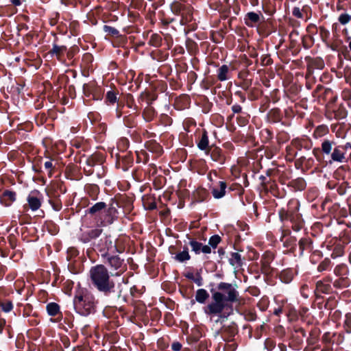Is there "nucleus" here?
Listing matches in <instances>:
<instances>
[{"mask_svg":"<svg viewBox=\"0 0 351 351\" xmlns=\"http://www.w3.org/2000/svg\"><path fill=\"white\" fill-rule=\"evenodd\" d=\"M143 204L145 208L148 210H154L156 208V204L154 202H149L148 201H144Z\"/></svg>","mask_w":351,"mask_h":351,"instance_id":"nucleus-33","label":"nucleus"},{"mask_svg":"<svg viewBox=\"0 0 351 351\" xmlns=\"http://www.w3.org/2000/svg\"><path fill=\"white\" fill-rule=\"evenodd\" d=\"M308 244V241L306 239H301L299 241V246L301 252H302L305 248V246Z\"/></svg>","mask_w":351,"mask_h":351,"instance_id":"nucleus-35","label":"nucleus"},{"mask_svg":"<svg viewBox=\"0 0 351 351\" xmlns=\"http://www.w3.org/2000/svg\"><path fill=\"white\" fill-rule=\"evenodd\" d=\"M87 170H88L89 173H92V171L90 169H89V168H87Z\"/></svg>","mask_w":351,"mask_h":351,"instance_id":"nucleus-50","label":"nucleus"},{"mask_svg":"<svg viewBox=\"0 0 351 351\" xmlns=\"http://www.w3.org/2000/svg\"><path fill=\"white\" fill-rule=\"evenodd\" d=\"M350 18V16L348 14H343L339 17V21L341 24L345 25L349 22Z\"/></svg>","mask_w":351,"mask_h":351,"instance_id":"nucleus-29","label":"nucleus"},{"mask_svg":"<svg viewBox=\"0 0 351 351\" xmlns=\"http://www.w3.org/2000/svg\"><path fill=\"white\" fill-rule=\"evenodd\" d=\"M220 190L217 189H213V195L215 198H221L226 193V183L224 182H219Z\"/></svg>","mask_w":351,"mask_h":351,"instance_id":"nucleus-9","label":"nucleus"},{"mask_svg":"<svg viewBox=\"0 0 351 351\" xmlns=\"http://www.w3.org/2000/svg\"><path fill=\"white\" fill-rule=\"evenodd\" d=\"M263 61L266 62V64H268L269 63V59H268L267 60V58H265V59H263Z\"/></svg>","mask_w":351,"mask_h":351,"instance_id":"nucleus-45","label":"nucleus"},{"mask_svg":"<svg viewBox=\"0 0 351 351\" xmlns=\"http://www.w3.org/2000/svg\"><path fill=\"white\" fill-rule=\"evenodd\" d=\"M246 24H247V25H252V24H250V23L249 22H247V21H246Z\"/></svg>","mask_w":351,"mask_h":351,"instance_id":"nucleus-51","label":"nucleus"},{"mask_svg":"<svg viewBox=\"0 0 351 351\" xmlns=\"http://www.w3.org/2000/svg\"><path fill=\"white\" fill-rule=\"evenodd\" d=\"M263 61L266 62V64H268L269 63V59H268L267 60V58H265V59H263Z\"/></svg>","mask_w":351,"mask_h":351,"instance_id":"nucleus-48","label":"nucleus"},{"mask_svg":"<svg viewBox=\"0 0 351 351\" xmlns=\"http://www.w3.org/2000/svg\"><path fill=\"white\" fill-rule=\"evenodd\" d=\"M349 47H350V49L351 50V42L349 43Z\"/></svg>","mask_w":351,"mask_h":351,"instance_id":"nucleus-52","label":"nucleus"},{"mask_svg":"<svg viewBox=\"0 0 351 351\" xmlns=\"http://www.w3.org/2000/svg\"><path fill=\"white\" fill-rule=\"evenodd\" d=\"M294 242H295V239L287 240L285 242V245L287 247H289V246H291L292 245V243H294Z\"/></svg>","mask_w":351,"mask_h":351,"instance_id":"nucleus-39","label":"nucleus"},{"mask_svg":"<svg viewBox=\"0 0 351 351\" xmlns=\"http://www.w3.org/2000/svg\"><path fill=\"white\" fill-rule=\"evenodd\" d=\"M194 280V282H195V283H197L199 286H200V285H202V278H201V276H199V278H196V279H195V278H194V280Z\"/></svg>","mask_w":351,"mask_h":351,"instance_id":"nucleus-40","label":"nucleus"},{"mask_svg":"<svg viewBox=\"0 0 351 351\" xmlns=\"http://www.w3.org/2000/svg\"><path fill=\"white\" fill-rule=\"evenodd\" d=\"M117 206L118 203L115 201H112L109 205L106 215V221L108 223H112L114 221V219L116 217V214L117 213Z\"/></svg>","mask_w":351,"mask_h":351,"instance_id":"nucleus-6","label":"nucleus"},{"mask_svg":"<svg viewBox=\"0 0 351 351\" xmlns=\"http://www.w3.org/2000/svg\"><path fill=\"white\" fill-rule=\"evenodd\" d=\"M206 195L207 192L204 189H199L195 194V197L197 201L202 202L206 199Z\"/></svg>","mask_w":351,"mask_h":351,"instance_id":"nucleus-19","label":"nucleus"},{"mask_svg":"<svg viewBox=\"0 0 351 351\" xmlns=\"http://www.w3.org/2000/svg\"><path fill=\"white\" fill-rule=\"evenodd\" d=\"M330 285L324 284L322 281H318L316 283V290H315V294L316 296L318 298L319 297V293H327L329 290Z\"/></svg>","mask_w":351,"mask_h":351,"instance_id":"nucleus-11","label":"nucleus"},{"mask_svg":"<svg viewBox=\"0 0 351 351\" xmlns=\"http://www.w3.org/2000/svg\"><path fill=\"white\" fill-rule=\"evenodd\" d=\"M45 167L46 169H51L52 167L51 162L47 161L45 162Z\"/></svg>","mask_w":351,"mask_h":351,"instance_id":"nucleus-41","label":"nucleus"},{"mask_svg":"<svg viewBox=\"0 0 351 351\" xmlns=\"http://www.w3.org/2000/svg\"><path fill=\"white\" fill-rule=\"evenodd\" d=\"M230 264L232 265H238L240 266L241 265V255L237 253L234 252L232 254V257L230 259Z\"/></svg>","mask_w":351,"mask_h":351,"instance_id":"nucleus-18","label":"nucleus"},{"mask_svg":"<svg viewBox=\"0 0 351 351\" xmlns=\"http://www.w3.org/2000/svg\"><path fill=\"white\" fill-rule=\"evenodd\" d=\"M104 29L105 32L111 36H117L119 34V31L117 29L108 25H105L104 27Z\"/></svg>","mask_w":351,"mask_h":351,"instance_id":"nucleus-27","label":"nucleus"},{"mask_svg":"<svg viewBox=\"0 0 351 351\" xmlns=\"http://www.w3.org/2000/svg\"><path fill=\"white\" fill-rule=\"evenodd\" d=\"M108 262L111 267L116 269L119 268L122 265V261L118 256H113L108 258Z\"/></svg>","mask_w":351,"mask_h":351,"instance_id":"nucleus-13","label":"nucleus"},{"mask_svg":"<svg viewBox=\"0 0 351 351\" xmlns=\"http://www.w3.org/2000/svg\"><path fill=\"white\" fill-rule=\"evenodd\" d=\"M333 160L342 162L344 159V154L341 152L339 148H335L331 155Z\"/></svg>","mask_w":351,"mask_h":351,"instance_id":"nucleus-16","label":"nucleus"},{"mask_svg":"<svg viewBox=\"0 0 351 351\" xmlns=\"http://www.w3.org/2000/svg\"><path fill=\"white\" fill-rule=\"evenodd\" d=\"M220 241V237L219 235H214L210 238L208 243L210 245V247L216 248Z\"/></svg>","mask_w":351,"mask_h":351,"instance_id":"nucleus-23","label":"nucleus"},{"mask_svg":"<svg viewBox=\"0 0 351 351\" xmlns=\"http://www.w3.org/2000/svg\"><path fill=\"white\" fill-rule=\"evenodd\" d=\"M59 306L56 303H49L47 306L48 313L51 316L56 315L59 312Z\"/></svg>","mask_w":351,"mask_h":351,"instance_id":"nucleus-15","label":"nucleus"},{"mask_svg":"<svg viewBox=\"0 0 351 351\" xmlns=\"http://www.w3.org/2000/svg\"><path fill=\"white\" fill-rule=\"evenodd\" d=\"M162 38L160 36L156 34H154L152 35L149 43L154 46H159L160 45Z\"/></svg>","mask_w":351,"mask_h":351,"instance_id":"nucleus-21","label":"nucleus"},{"mask_svg":"<svg viewBox=\"0 0 351 351\" xmlns=\"http://www.w3.org/2000/svg\"><path fill=\"white\" fill-rule=\"evenodd\" d=\"M247 19L250 20L251 23H258L260 20L259 15L254 12H249L247 14Z\"/></svg>","mask_w":351,"mask_h":351,"instance_id":"nucleus-25","label":"nucleus"},{"mask_svg":"<svg viewBox=\"0 0 351 351\" xmlns=\"http://www.w3.org/2000/svg\"><path fill=\"white\" fill-rule=\"evenodd\" d=\"M293 14L294 16H297L298 18H302V14L300 12L299 8H294V10L293 11Z\"/></svg>","mask_w":351,"mask_h":351,"instance_id":"nucleus-37","label":"nucleus"},{"mask_svg":"<svg viewBox=\"0 0 351 351\" xmlns=\"http://www.w3.org/2000/svg\"><path fill=\"white\" fill-rule=\"evenodd\" d=\"M193 251L196 254L200 253V252L205 254H210L211 252L210 247L208 245H203L202 243L197 242L195 240H191L189 243Z\"/></svg>","mask_w":351,"mask_h":351,"instance_id":"nucleus-5","label":"nucleus"},{"mask_svg":"<svg viewBox=\"0 0 351 351\" xmlns=\"http://www.w3.org/2000/svg\"><path fill=\"white\" fill-rule=\"evenodd\" d=\"M107 99L110 102V103H114L116 101V99H117V97L115 95V94L112 92H108L107 93Z\"/></svg>","mask_w":351,"mask_h":351,"instance_id":"nucleus-34","label":"nucleus"},{"mask_svg":"<svg viewBox=\"0 0 351 351\" xmlns=\"http://www.w3.org/2000/svg\"><path fill=\"white\" fill-rule=\"evenodd\" d=\"M83 301V297L82 295L76 296L74 300V305L75 308L78 309L80 308L82 305V302Z\"/></svg>","mask_w":351,"mask_h":351,"instance_id":"nucleus-32","label":"nucleus"},{"mask_svg":"<svg viewBox=\"0 0 351 351\" xmlns=\"http://www.w3.org/2000/svg\"><path fill=\"white\" fill-rule=\"evenodd\" d=\"M66 50V47L64 46L53 45V49L50 51L51 53L56 54L58 57Z\"/></svg>","mask_w":351,"mask_h":351,"instance_id":"nucleus-24","label":"nucleus"},{"mask_svg":"<svg viewBox=\"0 0 351 351\" xmlns=\"http://www.w3.org/2000/svg\"><path fill=\"white\" fill-rule=\"evenodd\" d=\"M107 296L108 303L114 306L121 305L125 302V295L123 291L121 286H115L114 282L112 287H110L108 290L101 291Z\"/></svg>","mask_w":351,"mask_h":351,"instance_id":"nucleus-3","label":"nucleus"},{"mask_svg":"<svg viewBox=\"0 0 351 351\" xmlns=\"http://www.w3.org/2000/svg\"><path fill=\"white\" fill-rule=\"evenodd\" d=\"M174 258L179 262H184L190 259V255L188 252L187 247H184V250L174 257Z\"/></svg>","mask_w":351,"mask_h":351,"instance_id":"nucleus-12","label":"nucleus"},{"mask_svg":"<svg viewBox=\"0 0 351 351\" xmlns=\"http://www.w3.org/2000/svg\"><path fill=\"white\" fill-rule=\"evenodd\" d=\"M263 61L266 62V64H268L269 63V59H268L267 60V58H265V59H263Z\"/></svg>","mask_w":351,"mask_h":351,"instance_id":"nucleus-47","label":"nucleus"},{"mask_svg":"<svg viewBox=\"0 0 351 351\" xmlns=\"http://www.w3.org/2000/svg\"><path fill=\"white\" fill-rule=\"evenodd\" d=\"M232 108L234 113H239L241 111V107L239 105H234Z\"/></svg>","mask_w":351,"mask_h":351,"instance_id":"nucleus-38","label":"nucleus"},{"mask_svg":"<svg viewBox=\"0 0 351 351\" xmlns=\"http://www.w3.org/2000/svg\"><path fill=\"white\" fill-rule=\"evenodd\" d=\"M218 254L220 255V256H222L225 253V251L223 248H219L217 251Z\"/></svg>","mask_w":351,"mask_h":351,"instance_id":"nucleus-44","label":"nucleus"},{"mask_svg":"<svg viewBox=\"0 0 351 351\" xmlns=\"http://www.w3.org/2000/svg\"><path fill=\"white\" fill-rule=\"evenodd\" d=\"M172 12L181 16L180 23L186 24L193 19L191 8L189 5H184L178 1H174L171 5Z\"/></svg>","mask_w":351,"mask_h":351,"instance_id":"nucleus-4","label":"nucleus"},{"mask_svg":"<svg viewBox=\"0 0 351 351\" xmlns=\"http://www.w3.org/2000/svg\"><path fill=\"white\" fill-rule=\"evenodd\" d=\"M210 156H211L212 159L215 161L221 160L220 149L217 147L213 149L211 152Z\"/></svg>","mask_w":351,"mask_h":351,"instance_id":"nucleus-26","label":"nucleus"},{"mask_svg":"<svg viewBox=\"0 0 351 351\" xmlns=\"http://www.w3.org/2000/svg\"><path fill=\"white\" fill-rule=\"evenodd\" d=\"M90 277L93 285L99 291L108 290L112 287L113 281L110 279L108 271L102 265L92 267L90 270Z\"/></svg>","mask_w":351,"mask_h":351,"instance_id":"nucleus-2","label":"nucleus"},{"mask_svg":"<svg viewBox=\"0 0 351 351\" xmlns=\"http://www.w3.org/2000/svg\"><path fill=\"white\" fill-rule=\"evenodd\" d=\"M15 193L10 191H5L3 193L1 202H4L6 206H8L10 202L15 200Z\"/></svg>","mask_w":351,"mask_h":351,"instance_id":"nucleus-7","label":"nucleus"},{"mask_svg":"<svg viewBox=\"0 0 351 351\" xmlns=\"http://www.w3.org/2000/svg\"><path fill=\"white\" fill-rule=\"evenodd\" d=\"M1 307H2V309L3 311L5 312H9L12 310V304L10 301H8L7 302H5V303H2L1 304Z\"/></svg>","mask_w":351,"mask_h":351,"instance_id":"nucleus-31","label":"nucleus"},{"mask_svg":"<svg viewBox=\"0 0 351 351\" xmlns=\"http://www.w3.org/2000/svg\"><path fill=\"white\" fill-rule=\"evenodd\" d=\"M87 170H88L89 173H92V171L90 169H89V168H87Z\"/></svg>","mask_w":351,"mask_h":351,"instance_id":"nucleus-49","label":"nucleus"},{"mask_svg":"<svg viewBox=\"0 0 351 351\" xmlns=\"http://www.w3.org/2000/svg\"><path fill=\"white\" fill-rule=\"evenodd\" d=\"M11 1L14 5H19L21 4V0H11Z\"/></svg>","mask_w":351,"mask_h":351,"instance_id":"nucleus-43","label":"nucleus"},{"mask_svg":"<svg viewBox=\"0 0 351 351\" xmlns=\"http://www.w3.org/2000/svg\"><path fill=\"white\" fill-rule=\"evenodd\" d=\"M106 207V204L104 202H99L95 204L89 209V213L90 214H95L97 212L101 210Z\"/></svg>","mask_w":351,"mask_h":351,"instance_id":"nucleus-20","label":"nucleus"},{"mask_svg":"<svg viewBox=\"0 0 351 351\" xmlns=\"http://www.w3.org/2000/svg\"><path fill=\"white\" fill-rule=\"evenodd\" d=\"M101 232H102V230L100 229H95V230H92L89 231L88 233V239L97 238V237H99L100 235Z\"/></svg>","mask_w":351,"mask_h":351,"instance_id":"nucleus-28","label":"nucleus"},{"mask_svg":"<svg viewBox=\"0 0 351 351\" xmlns=\"http://www.w3.org/2000/svg\"><path fill=\"white\" fill-rule=\"evenodd\" d=\"M117 117L119 118L121 117V114L120 113H118L117 114Z\"/></svg>","mask_w":351,"mask_h":351,"instance_id":"nucleus-53","label":"nucleus"},{"mask_svg":"<svg viewBox=\"0 0 351 351\" xmlns=\"http://www.w3.org/2000/svg\"><path fill=\"white\" fill-rule=\"evenodd\" d=\"M208 147V138L207 136V132L204 131L202 136L199 142L198 143V147L200 149H206Z\"/></svg>","mask_w":351,"mask_h":351,"instance_id":"nucleus-14","label":"nucleus"},{"mask_svg":"<svg viewBox=\"0 0 351 351\" xmlns=\"http://www.w3.org/2000/svg\"><path fill=\"white\" fill-rule=\"evenodd\" d=\"M263 61L266 62V64H268L269 63V59H268L267 60V58H265V59H263Z\"/></svg>","mask_w":351,"mask_h":351,"instance_id":"nucleus-46","label":"nucleus"},{"mask_svg":"<svg viewBox=\"0 0 351 351\" xmlns=\"http://www.w3.org/2000/svg\"><path fill=\"white\" fill-rule=\"evenodd\" d=\"M185 276L189 279L194 280V276H193V274H192V273H188V274H185Z\"/></svg>","mask_w":351,"mask_h":351,"instance_id":"nucleus-42","label":"nucleus"},{"mask_svg":"<svg viewBox=\"0 0 351 351\" xmlns=\"http://www.w3.org/2000/svg\"><path fill=\"white\" fill-rule=\"evenodd\" d=\"M229 71L228 66L227 65H223L219 69L218 73V79L221 81H223L226 80V74Z\"/></svg>","mask_w":351,"mask_h":351,"instance_id":"nucleus-17","label":"nucleus"},{"mask_svg":"<svg viewBox=\"0 0 351 351\" xmlns=\"http://www.w3.org/2000/svg\"><path fill=\"white\" fill-rule=\"evenodd\" d=\"M28 204L32 210H38L41 205L40 201L38 198L33 196H29L27 198Z\"/></svg>","mask_w":351,"mask_h":351,"instance_id":"nucleus-10","label":"nucleus"},{"mask_svg":"<svg viewBox=\"0 0 351 351\" xmlns=\"http://www.w3.org/2000/svg\"><path fill=\"white\" fill-rule=\"evenodd\" d=\"M209 298V294L205 289H200L196 291L195 299L199 303H204Z\"/></svg>","mask_w":351,"mask_h":351,"instance_id":"nucleus-8","label":"nucleus"},{"mask_svg":"<svg viewBox=\"0 0 351 351\" xmlns=\"http://www.w3.org/2000/svg\"><path fill=\"white\" fill-rule=\"evenodd\" d=\"M97 160L98 159L95 156H91L90 157H89L86 160L88 167L89 168L93 167L96 164Z\"/></svg>","mask_w":351,"mask_h":351,"instance_id":"nucleus-30","label":"nucleus"},{"mask_svg":"<svg viewBox=\"0 0 351 351\" xmlns=\"http://www.w3.org/2000/svg\"><path fill=\"white\" fill-rule=\"evenodd\" d=\"M182 345L178 342H174L171 346V348L174 351H180Z\"/></svg>","mask_w":351,"mask_h":351,"instance_id":"nucleus-36","label":"nucleus"},{"mask_svg":"<svg viewBox=\"0 0 351 351\" xmlns=\"http://www.w3.org/2000/svg\"><path fill=\"white\" fill-rule=\"evenodd\" d=\"M217 289L220 291H215L213 293V302L209 304L205 309L207 314H219L227 306L226 302L239 301V293L233 285L220 282Z\"/></svg>","mask_w":351,"mask_h":351,"instance_id":"nucleus-1","label":"nucleus"},{"mask_svg":"<svg viewBox=\"0 0 351 351\" xmlns=\"http://www.w3.org/2000/svg\"><path fill=\"white\" fill-rule=\"evenodd\" d=\"M332 143L329 141H324L322 145V151L327 154H330L332 149Z\"/></svg>","mask_w":351,"mask_h":351,"instance_id":"nucleus-22","label":"nucleus"}]
</instances>
